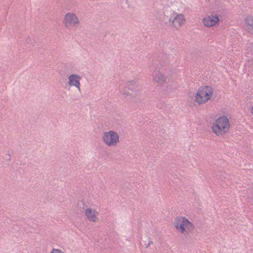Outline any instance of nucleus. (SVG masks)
I'll use <instances>...</instances> for the list:
<instances>
[{"mask_svg":"<svg viewBox=\"0 0 253 253\" xmlns=\"http://www.w3.org/2000/svg\"><path fill=\"white\" fill-rule=\"evenodd\" d=\"M230 125L227 117L223 116L219 117L213 124L212 129L218 136H224L229 132Z\"/></svg>","mask_w":253,"mask_h":253,"instance_id":"obj_1","label":"nucleus"},{"mask_svg":"<svg viewBox=\"0 0 253 253\" xmlns=\"http://www.w3.org/2000/svg\"><path fill=\"white\" fill-rule=\"evenodd\" d=\"M174 225L179 233L186 235L192 232L195 228L193 223L182 216L177 217L175 219Z\"/></svg>","mask_w":253,"mask_h":253,"instance_id":"obj_2","label":"nucleus"},{"mask_svg":"<svg viewBox=\"0 0 253 253\" xmlns=\"http://www.w3.org/2000/svg\"><path fill=\"white\" fill-rule=\"evenodd\" d=\"M212 93V89L210 86L200 88L196 94L195 101L199 104L205 103L211 98Z\"/></svg>","mask_w":253,"mask_h":253,"instance_id":"obj_3","label":"nucleus"},{"mask_svg":"<svg viewBox=\"0 0 253 253\" xmlns=\"http://www.w3.org/2000/svg\"><path fill=\"white\" fill-rule=\"evenodd\" d=\"M102 140L107 145L115 146L119 142V136L117 132L110 130L103 133Z\"/></svg>","mask_w":253,"mask_h":253,"instance_id":"obj_4","label":"nucleus"},{"mask_svg":"<svg viewBox=\"0 0 253 253\" xmlns=\"http://www.w3.org/2000/svg\"><path fill=\"white\" fill-rule=\"evenodd\" d=\"M63 23L66 28L70 29L73 27H78L80 21L75 14L68 12L64 16Z\"/></svg>","mask_w":253,"mask_h":253,"instance_id":"obj_5","label":"nucleus"},{"mask_svg":"<svg viewBox=\"0 0 253 253\" xmlns=\"http://www.w3.org/2000/svg\"><path fill=\"white\" fill-rule=\"evenodd\" d=\"M164 21L167 23L168 21L172 22V25L176 29L180 27L182 22L184 20V16L182 14L177 15L173 20L171 18H169L168 16L164 15Z\"/></svg>","mask_w":253,"mask_h":253,"instance_id":"obj_6","label":"nucleus"},{"mask_svg":"<svg viewBox=\"0 0 253 253\" xmlns=\"http://www.w3.org/2000/svg\"><path fill=\"white\" fill-rule=\"evenodd\" d=\"M129 90L132 91H135L136 92L135 95H137L139 93L138 91V85L136 84V82L134 81H128L126 83V85L125 86V91L123 93V94L125 97H127L128 96L130 95L131 96V94L129 93V92H127V90Z\"/></svg>","mask_w":253,"mask_h":253,"instance_id":"obj_7","label":"nucleus"},{"mask_svg":"<svg viewBox=\"0 0 253 253\" xmlns=\"http://www.w3.org/2000/svg\"><path fill=\"white\" fill-rule=\"evenodd\" d=\"M219 20L218 16L216 14L207 16L202 20L204 25L207 27H211L215 25Z\"/></svg>","mask_w":253,"mask_h":253,"instance_id":"obj_8","label":"nucleus"},{"mask_svg":"<svg viewBox=\"0 0 253 253\" xmlns=\"http://www.w3.org/2000/svg\"><path fill=\"white\" fill-rule=\"evenodd\" d=\"M152 77L153 80L161 85L164 84L166 82V77L160 70L154 71Z\"/></svg>","mask_w":253,"mask_h":253,"instance_id":"obj_9","label":"nucleus"},{"mask_svg":"<svg viewBox=\"0 0 253 253\" xmlns=\"http://www.w3.org/2000/svg\"><path fill=\"white\" fill-rule=\"evenodd\" d=\"M81 77L78 75L71 74L68 77V84L70 86H74L78 88V90L80 91V80Z\"/></svg>","mask_w":253,"mask_h":253,"instance_id":"obj_10","label":"nucleus"},{"mask_svg":"<svg viewBox=\"0 0 253 253\" xmlns=\"http://www.w3.org/2000/svg\"><path fill=\"white\" fill-rule=\"evenodd\" d=\"M95 212L96 211L95 210H92L90 208H87L84 211L85 215L86 216L87 219L91 222H95L96 221Z\"/></svg>","mask_w":253,"mask_h":253,"instance_id":"obj_11","label":"nucleus"},{"mask_svg":"<svg viewBox=\"0 0 253 253\" xmlns=\"http://www.w3.org/2000/svg\"><path fill=\"white\" fill-rule=\"evenodd\" d=\"M166 64L165 60H163L162 57L159 56L157 58L153 59V65L156 68H160Z\"/></svg>","mask_w":253,"mask_h":253,"instance_id":"obj_12","label":"nucleus"},{"mask_svg":"<svg viewBox=\"0 0 253 253\" xmlns=\"http://www.w3.org/2000/svg\"><path fill=\"white\" fill-rule=\"evenodd\" d=\"M247 24L253 29V16H248L245 20Z\"/></svg>","mask_w":253,"mask_h":253,"instance_id":"obj_13","label":"nucleus"},{"mask_svg":"<svg viewBox=\"0 0 253 253\" xmlns=\"http://www.w3.org/2000/svg\"><path fill=\"white\" fill-rule=\"evenodd\" d=\"M50 253H65L61 250L53 249Z\"/></svg>","mask_w":253,"mask_h":253,"instance_id":"obj_14","label":"nucleus"},{"mask_svg":"<svg viewBox=\"0 0 253 253\" xmlns=\"http://www.w3.org/2000/svg\"><path fill=\"white\" fill-rule=\"evenodd\" d=\"M153 244L152 241H149V243L146 245V248H147H147H149V247L150 246V245L151 244Z\"/></svg>","mask_w":253,"mask_h":253,"instance_id":"obj_15","label":"nucleus"},{"mask_svg":"<svg viewBox=\"0 0 253 253\" xmlns=\"http://www.w3.org/2000/svg\"><path fill=\"white\" fill-rule=\"evenodd\" d=\"M251 113L252 114V115H253V106L251 108Z\"/></svg>","mask_w":253,"mask_h":253,"instance_id":"obj_16","label":"nucleus"}]
</instances>
